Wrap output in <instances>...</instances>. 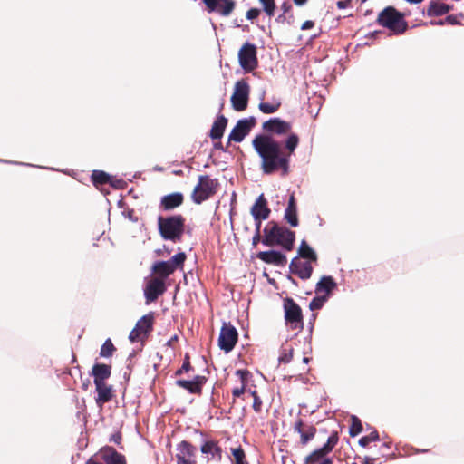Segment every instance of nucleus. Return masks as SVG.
Listing matches in <instances>:
<instances>
[{
    "mask_svg": "<svg viewBox=\"0 0 464 464\" xmlns=\"http://www.w3.org/2000/svg\"><path fill=\"white\" fill-rule=\"evenodd\" d=\"M265 134L256 135L252 145L260 157L264 174L277 171L282 176L290 172V160L299 145V136L292 131V124L280 118H271L262 124Z\"/></svg>",
    "mask_w": 464,
    "mask_h": 464,
    "instance_id": "f257e3e1",
    "label": "nucleus"
},
{
    "mask_svg": "<svg viewBox=\"0 0 464 464\" xmlns=\"http://www.w3.org/2000/svg\"><path fill=\"white\" fill-rule=\"evenodd\" d=\"M295 233L284 226H279L276 221H269L264 228L262 243L272 246L278 245L286 251L294 248Z\"/></svg>",
    "mask_w": 464,
    "mask_h": 464,
    "instance_id": "f03ea898",
    "label": "nucleus"
},
{
    "mask_svg": "<svg viewBox=\"0 0 464 464\" xmlns=\"http://www.w3.org/2000/svg\"><path fill=\"white\" fill-rule=\"evenodd\" d=\"M157 223L162 239L173 243L181 241L186 227V218L181 214L159 216Z\"/></svg>",
    "mask_w": 464,
    "mask_h": 464,
    "instance_id": "7ed1b4c3",
    "label": "nucleus"
},
{
    "mask_svg": "<svg viewBox=\"0 0 464 464\" xmlns=\"http://www.w3.org/2000/svg\"><path fill=\"white\" fill-rule=\"evenodd\" d=\"M377 23L396 34L404 33L408 28L407 22L404 20V14L397 11L393 6L385 7L379 14Z\"/></svg>",
    "mask_w": 464,
    "mask_h": 464,
    "instance_id": "20e7f679",
    "label": "nucleus"
},
{
    "mask_svg": "<svg viewBox=\"0 0 464 464\" xmlns=\"http://www.w3.org/2000/svg\"><path fill=\"white\" fill-rule=\"evenodd\" d=\"M218 188V179H211L208 175H201L198 177V182L192 191L191 198L194 203L201 204L213 197L217 193Z\"/></svg>",
    "mask_w": 464,
    "mask_h": 464,
    "instance_id": "39448f33",
    "label": "nucleus"
},
{
    "mask_svg": "<svg viewBox=\"0 0 464 464\" xmlns=\"http://www.w3.org/2000/svg\"><path fill=\"white\" fill-rule=\"evenodd\" d=\"M187 256L184 252H179L167 261H157L151 266V273L163 279H167L178 269H183Z\"/></svg>",
    "mask_w": 464,
    "mask_h": 464,
    "instance_id": "423d86ee",
    "label": "nucleus"
},
{
    "mask_svg": "<svg viewBox=\"0 0 464 464\" xmlns=\"http://www.w3.org/2000/svg\"><path fill=\"white\" fill-rule=\"evenodd\" d=\"M250 94V86L244 79L237 81L231 95L232 108L236 111H243L247 108Z\"/></svg>",
    "mask_w": 464,
    "mask_h": 464,
    "instance_id": "0eeeda50",
    "label": "nucleus"
},
{
    "mask_svg": "<svg viewBox=\"0 0 464 464\" xmlns=\"http://www.w3.org/2000/svg\"><path fill=\"white\" fill-rule=\"evenodd\" d=\"M154 314L149 313L143 315L136 323L135 327L129 334V339L131 343L144 341L153 329Z\"/></svg>",
    "mask_w": 464,
    "mask_h": 464,
    "instance_id": "6e6552de",
    "label": "nucleus"
},
{
    "mask_svg": "<svg viewBox=\"0 0 464 464\" xmlns=\"http://www.w3.org/2000/svg\"><path fill=\"white\" fill-rule=\"evenodd\" d=\"M238 62L245 72H250L254 71L258 65L256 45L245 43L238 51Z\"/></svg>",
    "mask_w": 464,
    "mask_h": 464,
    "instance_id": "1a4fd4ad",
    "label": "nucleus"
},
{
    "mask_svg": "<svg viewBox=\"0 0 464 464\" xmlns=\"http://www.w3.org/2000/svg\"><path fill=\"white\" fill-rule=\"evenodd\" d=\"M237 329L230 324H224L218 337V346L226 353L231 352L237 342Z\"/></svg>",
    "mask_w": 464,
    "mask_h": 464,
    "instance_id": "9d476101",
    "label": "nucleus"
},
{
    "mask_svg": "<svg viewBox=\"0 0 464 464\" xmlns=\"http://www.w3.org/2000/svg\"><path fill=\"white\" fill-rule=\"evenodd\" d=\"M285 319L292 329L302 328V312L300 307L290 298L284 301Z\"/></svg>",
    "mask_w": 464,
    "mask_h": 464,
    "instance_id": "9b49d317",
    "label": "nucleus"
},
{
    "mask_svg": "<svg viewBox=\"0 0 464 464\" xmlns=\"http://www.w3.org/2000/svg\"><path fill=\"white\" fill-rule=\"evenodd\" d=\"M256 124V120L255 117L239 120L232 129L228 140L241 142Z\"/></svg>",
    "mask_w": 464,
    "mask_h": 464,
    "instance_id": "f8f14e48",
    "label": "nucleus"
},
{
    "mask_svg": "<svg viewBox=\"0 0 464 464\" xmlns=\"http://www.w3.org/2000/svg\"><path fill=\"white\" fill-rule=\"evenodd\" d=\"M177 464H197L196 455L197 448L189 442L183 440L176 449Z\"/></svg>",
    "mask_w": 464,
    "mask_h": 464,
    "instance_id": "ddd939ff",
    "label": "nucleus"
},
{
    "mask_svg": "<svg viewBox=\"0 0 464 464\" xmlns=\"http://www.w3.org/2000/svg\"><path fill=\"white\" fill-rule=\"evenodd\" d=\"M208 13L216 12L223 16H228L235 8L234 0H203Z\"/></svg>",
    "mask_w": 464,
    "mask_h": 464,
    "instance_id": "4468645a",
    "label": "nucleus"
},
{
    "mask_svg": "<svg viewBox=\"0 0 464 464\" xmlns=\"http://www.w3.org/2000/svg\"><path fill=\"white\" fill-rule=\"evenodd\" d=\"M184 202V196L181 192H173L161 197L160 208L163 211H171L180 207Z\"/></svg>",
    "mask_w": 464,
    "mask_h": 464,
    "instance_id": "2eb2a0df",
    "label": "nucleus"
},
{
    "mask_svg": "<svg viewBox=\"0 0 464 464\" xmlns=\"http://www.w3.org/2000/svg\"><path fill=\"white\" fill-rule=\"evenodd\" d=\"M256 257L266 264L277 266H285L287 264L286 256L275 250L261 251L256 254Z\"/></svg>",
    "mask_w": 464,
    "mask_h": 464,
    "instance_id": "dca6fc26",
    "label": "nucleus"
},
{
    "mask_svg": "<svg viewBox=\"0 0 464 464\" xmlns=\"http://www.w3.org/2000/svg\"><path fill=\"white\" fill-rule=\"evenodd\" d=\"M336 442L337 439L334 436H330L327 440V442L322 448L315 450L305 458V464H314L319 461L325 455L332 451Z\"/></svg>",
    "mask_w": 464,
    "mask_h": 464,
    "instance_id": "f3484780",
    "label": "nucleus"
},
{
    "mask_svg": "<svg viewBox=\"0 0 464 464\" xmlns=\"http://www.w3.org/2000/svg\"><path fill=\"white\" fill-rule=\"evenodd\" d=\"M250 212L254 219H267L269 218L271 210L268 208L267 200L264 194L259 195L256 199Z\"/></svg>",
    "mask_w": 464,
    "mask_h": 464,
    "instance_id": "a211bd4d",
    "label": "nucleus"
},
{
    "mask_svg": "<svg viewBox=\"0 0 464 464\" xmlns=\"http://www.w3.org/2000/svg\"><path fill=\"white\" fill-rule=\"evenodd\" d=\"M291 273L297 275L302 279H307L311 276L313 267L309 262H303L299 257H295L290 263Z\"/></svg>",
    "mask_w": 464,
    "mask_h": 464,
    "instance_id": "6ab92c4d",
    "label": "nucleus"
},
{
    "mask_svg": "<svg viewBox=\"0 0 464 464\" xmlns=\"http://www.w3.org/2000/svg\"><path fill=\"white\" fill-rule=\"evenodd\" d=\"M203 455L208 460L220 461L222 459V450L214 440L206 441L200 449Z\"/></svg>",
    "mask_w": 464,
    "mask_h": 464,
    "instance_id": "aec40b11",
    "label": "nucleus"
},
{
    "mask_svg": "<svg viewBox=\"0 0 464 464\" xmlns=\"http://www.w3.org/2000/svg\"><path fill=\"white\" fill-rule=\"evenodd\" d=\"M440 0H432L429 3L426 14L430 17H436L447 14L453 9V5L440 3Z\"/></svg>",
    "mask_w": 464,
    "mask_h": 464,
    "instance_id": "412c9836",
    "label": "nucleus"
},
{
    "mask_svg": "<svg viewBox=\"0 0 464 464\" xmlns=\"http://www.w3.org/2000/svg\"><path fill=\"white\" fill-rule=\"evenodd\" d=\"M206 382V378L204 376H196L191 381H186V380H178L176 382V384L179 387H181L187 391H188L190 393H200L202 390V386Z\"/></svg>",
    "mask_w": 464,
    "mask_h": 464,
    "instance_id": "4be33fe9",
    "label": "nucleus"
},
{
    "mask_svg": "<svg viewBox=\"0 0 464 464\" xmlns=\"http://www.w3.org/2000/svg\"><path fill=\"white\" fill-rule=\"evenodd\" d=\"M95 385V390L97 392L96 402L102 407L104 403L110 401L112 398V389L111 386L107 385L105 383H97Z\"/></svg>",
    "mask_w": 464,
    "mask_h": 464,
    "instance_id": "5701e85b",
    "label": "nucleus"
},
{
    "mask_svg": "<svg viewBox=\"0 0 464 464\" xmlns=\"http://www.w3.org/2000/svg\"><path fill=\"white\" fill-rule=\"evenodd\" d=\"M92 375L94 384L105 383V381L111 376V366L96 363L92 367Z\"/></svg>",
    "mask_w": 464,
    "mask_h": 464,
    "instance_id": "b1692460",
    "label": "nucleus"
},
{
    "mask_svg": "<svg viewBox=\"0 0 464 464\" xmlns=\"http://www.w3.org/2000/svg\"><path fill=\"white\" fill-rule=\"evenodd\" d=\"M227 125V119L224 115L218 116L211 127L209 137L212 140H219L223 136Z\"/></svg>",
    "mask_w": 464,
    "mask_h": 464,
    "instance_id": "393cba45",
    "label": "nucleus"
},
{
    "mask_svg": "<svg viewBox=\"0 0 464 464\" xmlns=\"http://www.w3.org/2000/svg\"><path fill=\"white\" fill-rule=\"evenodd\" d=\"M101 456L105 464H126L124 456L112 448L102 451Z\"/></svg>",
    "mask_w": 464,
    "mask_h": 464,
    "instance_id": "a878e982",
    "label": "nucleus"
},
{
    "mask_svg": "<svg viewBox=\"0 0 464 464\" xmlns=\"http://www.w3.org/2000/svg\"><path fill=\"white\" fill-rule=\"evenodd\" d=\"M298 256L302 258L308 259L311 261H316L317 256L315 252L310 247L305 240H302L299 248Z\"/></svg>",
    "mask_w": 464,
    "mask_h": 464,
    "instance_id": "bb28decb",
    "label": "nucleus"
},
{
    "mask_svg": "<svg viewBox=\"0 0 464 464\" xmlns=\"http://www.w3.org/2000/svg\"><path fill=\"white\" fill-rule=\"evenodd\" d=\"M165 279L151 273L150 278L147 281L145 290H165Z\"/></svg>",
    "mask_w": 464,
    "mask_h": 464,
    "instance_id": "cd10ccee",
    "label": "nucleus"
},
{
    "mask_svg": "<svg viewBox=\"0 0 464 464\" xmlns=\"http://www.w3.org/2000/svg\"><path fill=\"white\" fill-rule=\"evenodd\" d=\"M92 181L96 187L104 185L110 182V176L102 170H93L92 173Z\"/></svg>",
    "mask_w": 464,
    "mask_h": 464,
    "instance_id": "c85d7f7f",
    "label": "nucleus"
},
{
    "mask_svg": "<svg viewBox=\"0 0 464 464\" xmlns=\"http://www.w3.org/2000/svg\"><path fill=\"white\" fill-rule=\"evenodd\" d=\"M231 464H248L246 454L241 447L231 449Z\"/></svg>",
    "mask_w": 464,
    "mask_h": 464,
    "instance_id": "c756f323",
    "label": "nucleus"
},
{
    "mask_svg": "<svg viewBox=\"0 0 464 464\" xmlns=\"http://www.w3.org/2000/svg\"><path fill=\"white\" fill-rule=\"evenodd\" d=\"M281 107V102L279 101H275L273 102H260L258 104V109L265 114H272L276 112Z\"/></svg>",
    "mask_w": 464,
    "mask_h": 464,
    "instance_id": "7c9ffc66",
    "label": "nucleus"
},
{
    "mask_svg": "<svg viewBox=\"0 0 464 464\" xmlns=\"http://www.w3.org/2000/svg\"><path fill=\"white\" fill-rule=\"evenodd\" d=\"M337 286L332 276H325L316 285L315 290H334Z\"/></svg>",
    "mask_w": 464,
    "mask_h": 464,
    "instance_id": "2f4dec72",
    "label": "nucleus"
},
{
    "mask_svg": "<svg viewBox=\"0 0 464 464\" xmlns=\"http://www.w3.org/2000/svg\"><path fill=\"white\" fill-rule=\"evenodd\" d=\"M284 218L293 227H296L299 225L297 209L285 208Z\"/></svg>",
    "mask_w": 464,
    "mask_h": 464,
    "instance_id": "473e14b6",
    "label": "nucleus"
},
{
    "mask_svg": "<svg viewBox=\"0 0 464 464\" xmlns=\"http://www.w3.org/2000/svg\"><path fill=\"white\" fill-rule=\"evenodd\" d=\"M316 432V429L312 425H307L304 427V430L301 432V442L303 445H305L308 441L313 440Z\"/></svg>",
    "mask_w": 464,
    "mask_h": 464,
    "instance_id": "72a5a7b5",
    "label": "nucleus"
},
{
    "mask_svg": "<svg viewBox=\"0 0 464 464\" xmlns=\"http://www.w3.org/2000/svg\"><path fill=\"white\" fill-rule=\"evenodd\" d=\"M352 425L350 427V435L355 437L362 431V425L361 420L354 415L351 417Z\"/></svg>",
    "mask_w": 464,
    "mask_h": 464,
    "instance_id": "f704fd0d",
    "label": "nucleus"
},
{
    "mask_svg": "<svg viewBox=\"0 0 464 464\" xmlns=\"http://www.w3.org/2000/svg\"><path fill=\"white\" fill-rule=\"evenodd\" d=\"M293 356V348L289 345H285L281 349V353L279 355V362L283 363H288Z\"/></svg>",
    "mask_w": 464,
    "mask_h": 464,
    "instance_id": "c9c22d12",
    "label": "nucleus"
},
{
    "mask_svg": "<svg viewBox=\"0 0 464 464\" xmlns=\"http://www.w3.org/2000/svg\"><path fill=\"white\" fill-rule=\"evenodd\" d=\"M115 348L111 339H107L102 344L100 352L102 357H110L112 355Z\"/></svg>",
    "mask_w": 464,
    "mask_h": 464,
    "instance_id": "e433bc0d",
    "label": "nucleus"
},
{
    "mask_svg": "<svg viewBox=\"0 0 464 464\" xmlns=\"http://www.w3.org/2000/svg\"><path fill=\"white\" fill-rule=\"evenodd\" d=\"M259 2L263 5V9H264L265 13L268 16H273L275 14L276 7L275 0H259Z\"/></svg>",
    "mask_w": 464,
    "mask_h": 464,
    "instance_id": "4c0bfd02",
    "label": "nucleus"
},
{
    "mask_svg": "<svg viewBox=\"0 0 464 464\" xmlns=\"http://www.w3.org/2000/svg\"><path fill=\"white\" fill-rule=\"evenodd\" d=\"M379 440V435L377 431H372L369 435L364 436L360 439L359 444L362 447H366L370 442L375 441Z\"/></svg>",
    "mask_w": 464,
    "mask_h": 464,
    "instance_id": "58836bf2",
    "label": "nucleus"
},
{
    "mask_svg": "<svg viewBox=\"0 0 464 464\" xmlns=\"http://www.w3.org/2000/svg\"><path fill=\"white\" fill-rule=\"evenodd\" d=\"M326 299H327L326 295H324L322 297L314 298L312 300V302L310 303V309L311 310L320 309L323 306L324 303L326 301Z\"/></svg>",
    "mask_w": 464,
    "mask_h": 464,
    "instance_id": "ea45409f",
    "label": "nucleus"
},
{
    "mask_svg": "<svg viewBox=\"0 0 464 464\" xmlns=\"http://www.w3.org/2000/svg\"><path fill=\"white\" fill-rule=\"evenodd\" d=\"M162 292H145L146 304H149L158 299Z\"/></svg>",
    "mask_w": 464,
    "mask_h": 464,
    "instance_id": "a19ab883",
    "label": "nucleus"
},
{
    "mask_svg": "<svg viewBox=\"0 0 464 464\" xmlns=\"http://www.w3.org/2000/svg\"><path fill=\"white\" fill-rule=\"evenodd\" d=\"M252 395H253V397H254L253 408H254L255 411L259 412V411H261V408H262V401H261V399L256 395V392H252Z\"/></svg>",
    "mask_w": 464,
    "mask_h": 464,
    "instance_id": "79ce46f5",
    "label": "nucleus"
},
{
    "mask_svg": "<svg viewBox=\"0 0 464 464\" xmlns=\"http://www.w3.org/2000/svg\"><path fill=\"white\" fill-rule=\"evenodd\" d=\"M260 14V10L257 8H251L246 12V18L249 20H254L257 18Z\"/></svg>",
    "mask_w": 464,
    "mask_h": 464,
    "instance_id": "37998d69",
    "label": "nucleus"
},
{
    "mask_svg": "<svg viewBox=\"0 0 464 464\" xmlns=\"http://www.w3.org/2000/svg\"><path fill=\"white\" fill-rule=\"evenodd\" d=\"M190 369L189 359L187 356L183 362L182 367L176 372V374H181L183 372H188Z\"/></svg>",
    "mask_w": 464,
    "mask_h": 464,
    "instance_id": "c03bdc74",
    "label": "nucleus"
},
{
    "mask_svg": "<svg viewBox=\"0 0 464 464\" xmlns=\"http://www.w3.org/2000/svg\"><path fill=\"white\" fill-rule=\"evenodd\" d=\"M445 22H446V24H450V25H455V24H459L457 16H455V15H448L445 18Z\"/></svg>",
    "mask_w": 464,
    "mask_h": 464,
    "instance_id": "a18cd8bd",
    "label": "nucleus"
},
{
    "mask_svg": "<svg viewBox=\"0 0 464 464\" xmlns=\"http://www.w3.org/2000/svg\"><path fill=\"white\" fill-rule=\"evenodd\" d=\"M286 208L297 209V205L294 194L290 195Z\"/></svg>",
    "mask_w": 464,
    "mask_h": 464,
    "instance_id": "49530a36",
    "label": "nucleus"
},
{
    "mask_svg": "<svg viewBox=\"0 0 464 464\" xmlns=\"http://www.w3.org/2000/svg\"><path fill=\"white\" fill-rule=\"evenodd\" d=\"M294 430L298 434H301V432H303L304 430L302 420H298L295 423Z\"/></svg>",
    "mask_w": 464,
    "mask_h": 464,
    "instance_id": "de8ad7c7",
    "label": "nucleus"
},
{
    "mask_svg": "<svg viewBox=\"0 0 464 464\" xmlns=\"http://www.w3.org/2000/svg\"><path fill=\"white\" fill-rule=\"evenodd\" d=\"M245 392V385L243 384L240 388H235L233 391H232V394L234 397H239L240 395H242Z\"/></svg>",
    "mask_w": 464,
    "mask_h": 464,
    "instance_id": "09e8293b",
    "label": "nucleus"
},
{
    "mask_svg": "<svg viewBox=\"0 0 464 464\" xmlns=\"http://www.w3.org/2000/svg\"><path fill=\"white\" fill-rule=\"evenodd\" d=\"M314 26V22L311 20H307L301 25L302 30H308Z\"/></svg>",
    "mask_w": 464,
    "mask_h": 464,
    "instance_id": "8fccbe9b",
    "label": "nucleus"
},
{
    "mask_svg": "<svg viewBox=\"0 0 464 464\" xmlns=\"http://www.w3.org/2000/svg\"><path fill=\"white\" fill-rule=\"evenodd\" d=\"M262 239L263 238H261L260 233L255 232V235L252 239L253 246L256 247L260 241L262 242Z\"/></svg>",
    "mask_w": 464,
    "mask_h": 464,
    "instance_id": "3c124183",
    "label": "nucleus"
},
{
    "mask_svg": "<svg viewBox=\"0 0 464 464\" xmlns=\"http://www.w3.org/2000/svg\"><path fill=\"white\" fill-rule=\"evenodd\" d=\"M281 8H282L283 12L285 14V13H288L292 9V5L289 2H284L283 5H281Z\"/></svg>",
    "mask_w": 464,
    "mask_h": 464,
    "instance_id": "603ef678",
    "label": "nucleus"
},
{
    "mask_svg": "<svg viewBox=\"0 0 464 464\" xmlns=\"http://www.w3.org/2000/svg\"><path fill=\"white\" fill-rule=\"evenodd\" d=\"M255 220V232L260 233L261 224L264 219H254Z\"/></svg>",
    "mask_w": 464,
    "mask_h": 464,
    "instance_id": "864d4df0",
    "label": "nucleus"
},
{
    "mask_svg": "<svg viewBox=\"0 0 464 464\" xmlns=\"http://www.w3.org/2000/svg\"><path fill=\"white\" fill-rule=\"evenodd\" d=\"M430 24L431 25H440V26L445 25L446 24L445 18L444 19H440V20H437V21H431Z\"/></svg>",
    "mask_w": 464,
    "mask_h": 464,
    "instance_id": "5fc2aeb1",
    "label": "nucleus"
},
{
    "mask_svg": "<svg viewBox=\"0 0 464 464\" xmlns=\"http://www.w3.org/2000/svg\"><path fill=\"white\" fill-rule=\"evenodd\" d=\"M336 5L339 9H343L347 7L348 1H338Z\"/></svg>",
    "mask_w": 464,
    "mask_h": 464,
    "instance_id": "6e6d98bb",
    "label": "nucleus"
},
{
    "mask_svg": "<svg viewBox=\"0 0 464 464\" xmlns=\"http://www.w3.org/2000/svg\"><path fill=\"white\" fill-rule=\"evenodd\" d=\"M85 464H102V463H100L97 459L95 458H90Z\"/></svg>",
    "mask_w": 464,
    "mask_h": 464,
    "instance_id": "4d7b16f0",
    "label": "nucleus"
},
{
    "mask_svg": "<svg viewBox=\"0 0 464 464\" xmlns=\"http://www.w3.org/2000/svg\"><path fill=\"white\" fill-rule=\"evenodd\" d=\"M405 1L410 4H412V5H417V4L422 3L424 0H405Z\"/></svg>",
    "mask_w": 464,
    "mask_h": 464,
    "instance_id": "13d9d810",
    "label": "nucleus"
},
{
    "mask_svg": "<svg viewBox=\"0 0 464 464\" xmlns=\"http://www.w3.org/2000/svg\"><path fill=\"white\" fill-rule=\"evenodd\" d=\"M307 0H294V3L296 5H303L306 3Z\"/></svg>",
    "mask_w": 464,
    "mask_h": 464,
    "instance_id": "bf43d9fd",
    "label": "nucleus"
},
{
    "mask_svg": "<svg viewBox=\"0 0 464 464\" xmlns=\"http://www.w3.org/2000/svg\"><path fill=\"white\" fill-rule=\"evenodd\" d=\"M215 148L218 149V150H223V146H222L221 142L216 143L215 144Z\"/></svg>",
    "mask_w": 464,
    "mask_h": 464,
    "instance_id": "052dcab7",
    "label": "nucleus"
},
{
    "mask_svg": "<svg viewBox=\"0 0 464 464\" xmlns=\"http://www.w3.org/2000/svg\"><path fill=\"white\" fill-rule=\"evenodd\" d=\"M319 464H333L332 461L329 459H324L322 462Z\"/></svg>",
    "mask_w": 464,
    "mask_h": 464,
    "instance_id": "680f3d73",
    "label": "nucleus"
},
{
    "mask_svg": "<svg viewBox=\"0 0 464 464\" xmlns=\"http://www.w3.org/2000/svg\"><path fill=\"white\" fill-rule=\"evenodd\" d=\"M363 464H373V459H366L363 462Z\"/></svg>",
    "mask_w": 464,
    "mask_h": 464,
    "instance_id": "e2e57ef3",
    "label": "nucleus"
},
{
    "mask_svg": "<svg viewBox=\"0 0 464 464\" xmlns=\"http://www.w3.org/2000/svg\"><path fill=\"white\" fill-rule=\"evenodd\" d=\"M237 375H240V376L243 378L244 372H243V371H241V370H237Z\"/></svg>",
    "mask_w": 464,
    "mask_h": 464,
    "instance_id": "0e129e2a",
    "label": "nucleus"
},
{
    "mask_svg": "<svg viewBox=\"0 0 464 464\" xmlns=\"http://www.w3.org/2000/svg\"><path fill=\"white\" fill-rule=\"evenodd\" d=\"M303 362H304V363H308V362H309V358H307V357H304Z\"/></svg>",
    "mask_w": 464,
    "mask_h": 464,
    "instance_id": "69168bd1",
    "label": "nucleus"
},
{
    "mask_svg": "<svg viewBox=\"0 0 464 464\" xmlns=\"http://www.w3.org/2000/svg\"><path fill=\"white\" fill-rule=\"evenodd\" d=\"M223 107H224V103H221V105H220V110H222V109H223Z\"/></svg>",
    "mask_w": 464,
    "mask_h": 464,
    "instance_id": "338daca9",
    "label": "nucleus"
}]
</instances>
